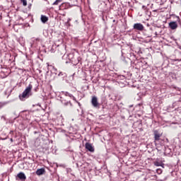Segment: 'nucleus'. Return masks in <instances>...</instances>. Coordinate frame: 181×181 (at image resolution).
<instances>
[{
	"instance_id": "obj_7",
	"label": "nucleus",
	"mask_w": 181,
	"mask_h": 181,
	"mask_svg": "<svg viewBox=\"0 0 181 181\" xmlns=\"http://www.w3.org/2000/svg\"><path fill=\"white\" fill-rule=\"evenodd\" d=\"M169 26L171 29H177V28L178 26V23H177V22L173 21L169 23Z\"/></svg>"
},
{
	"instance_id": "obj_13",
	"label": "nucleus",
	"mask_w": 181,
	"mask_h": 181,
	"mask_svg": "<svg viewBox=\"0 0 181 181\" xmlns=\"http://www.w3.org/2000/svg\"><path fill=\"white\" fill-rule=\"evenodd\" d=\"M62 0H56L54 2H53V5H58L59 2H61Z\"/></svg>"
},
{
	"instance_id": "obj_6",
	"label": "nucleus",
	"mask_w": 181,
	"mask_h": 181,
	"mask_svg": "<svg viewBox=\"0 0 181 181\" xmlns=\"http://www.w3.org/2000/svg\"><path fill=\"white\" fill-rule=\"evenodd\" d=\"M86 150H88V151H90L91 153H93L95 151L94 147H93L92 144L90 143H86Z\"/></svg>"
},
{
	"instance_id": "obj_14",
	"label": "nucleus",
	"mask_w": 181,
	"mask_h": 181,
	"mask_svg": "<svg viewBox=\"0 0 181 181\" xmlns=\"http://www.w3.org/2000/svg\"><path fill=\"white\" fill-rule=\"evenodd\" d=\"M2 107H4V105L3 103H0V110L2 109Z\"/></svg>"
},
{
	"instance_id": "obj_4",
	"label": "nucleus",
	"mask_w": 181,
	"mask_h": 181,
	"mask_svg": "<svg viewBox=\"0 0 181 181\" xmlns=\"http://www.w3.org/2000/svg\"><path fill=\"white\" fill-rule=\"evenodd\" d=\"M153 134H154V141H159L162 134H160V133H159L158 130H154Z\"/></svg>"
},
{
	"instance_id": "obj_9",
	"label": "nucleus",
	"mask_w": 181,
	"mask_h": 181,
	"mask_svg": "<svg viewBox=\"0 0 181 181\" xmlns=\"http://www.w3.org/2000/svg\"><path fill=\"white\" fill-rule=\"evenodd\" d=\"M47 21H49L48 16H46V15H41V21L43 23H46V22H47Z\"/></svg>"
},
{
	"instance_id": "obj_10",
	"label": "nucleus",
	"mask_w": 181,
	"mask_h": 181,
	"mask_svg": "<svg viewBox=\"0 0 181 181\" xmlns=\"http://www.w3.org/2000/svg\"><path fill=\"white\" fill-rule=\"evenodd\" d=\"M153 164L156 167H160L162 165L161 163H160L159 161H154Z\"/></svg>"
},
{
	"instance_id": "obj_16",
	"label": "nucleus",
	"mask_w": 181,
	"mask_h": 181,
	"mask_svg": "<svg viewBox=\"0 0 181 181\" xmlns=\"http://www.w3.org/2000/svg\"><path fill=\"white\" fill-rule=\"evenodd\" d=\"M68 95H69V96H70V98H71L73 96L72 95H69V93H68Z\"/></svg>"
},
{
	"instance_id": "obj_8",
	"label": "nucleus",
	"mask_w": 181,
	"mask_h": 181,
	"mask_svg": "<svg viewBox=\"0 0 181 181\" xmlns=\"http://www.w3.org/2000/svg\"><path fill=\"white\" fill-rule=\"evenodd\" d=\"M45 173H46V170H45V168H39L36 171L37 175H43V174H45Z\"/></svg>"
},
{
	"instance_id": "obj_12",
	"label": "nucleus",
	"mask_w": 181,
	"mask_h": 181,
	"mask_svg": "<svg viewBox=\"0 0 181 181\" xmlns=\"http://www.w3.org/2000/svg\"><path fill=\"white\" fill-rule=\"evenodd\" d=\"M156 173L158 174H162L163 171H162L161 168H158V170H156Z\"/></svg>"
},
{
	"instance_id": "obj_15",
	"label": "nucleus",
	"mask_w": 181,
	"mask_h": 181,
	"mask_svg": "<svg viewBox=\"0 0 181 181\" xmlns=\"http://www.w3.org/2000/svg\"><path fill=\"white\" fill-rule=\"evenodd\" d=\"M142 8H143V9H146L147 6H146V5H143Z\"/></svg>"
},
{
	"instance_id": "obj_1",
	"label": "nucleus",
	"mask_w": 181,
	"mask_h": 181,
	"mask_svg": "<svg viewBox=\"0 0 181 181\" xmlns=\"http://www.w3.org/2000/svg\"><path fill=\"white\" fill-rule=\"evenodd\" d=\"M33 85H28V86L23 92L22 95H19V98L21 100H25V99H28L30 96H32V89Z\"/></svg>"
},
{
	"instance_id": "obj_3",
	"label": "nucleus",
	"mask_w": 181,
	"mask_h": 181,
	"mask_svg": "<svg viewBox=\"0 0 181 181\" xmlns=\"http://www.w3.org/2000/svg\"><path fill=\"white\" fill-rule=\"evenodd\" d=\"M133 28L134 29H136L137 30H144V26L143 23H134V25H133Z\"/></svg>"
},
{
	"instance_id": "obj_11",
	"label": "nucleus",
	"mask_w": 181,
	"mask_h": 181,
	"mask_svg": "<svg viewBox=\"0 0 181 181\" xmlns=\"http://www.w3.org/2000/svg\"><path fill=\"white\" fill-rule=\"evenodd\" d=\"M21 1L23 3V5H24V6H26V5H28L27 0H21Z\"/></svg>"
},
{
	"instance_id": "obj_5",
	"label": "nucleus",
	"mask_w": 181,
	"mask_h": 181,
	"mask_svg": "<svg viewBox=\"0 0 181 181\" xmlns=\"http://www.w3.org/2000/svg\"><path fill=\"white\" fill-rule=\"evenodd\" d=\"M16 180H21V181H25L26 175L24 173H18L16 176Z\"/></svg>"
},
{
	"instance_id": "obj_2",
	"label": "nucleus",
	"mask_w": 181,
	"mask_h": 181,
	"mask_svg": "<svg viewBox=\"0 0 181 181\" xmlns=\"http://www.w3.org/2000/svg\"><path fill=\"white\" fill-rule=\"evenodd\" d=\"M91 104L94 107H100V103H98V98H96V96H93Z\"/></svg>"
},
{
	"instance_id": "obj_17",
	"label": "nucleus",
	"mask_w": 181,
	"mask_h": 181,
	"mask_svg": "<svg viewBox=\"0 0 181 181\" xmlns=\"http://www.w3.org/2000/svg\"><path fill=\"white\" fill-rule=\"evenodd\" d=\"M11 141H13V139H11Z\"/></svg>"
}]
</instances>
